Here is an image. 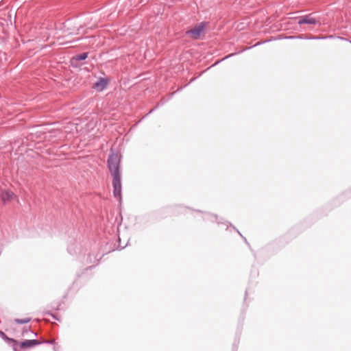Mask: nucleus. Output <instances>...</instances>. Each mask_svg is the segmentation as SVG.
I'll use <instances>...</instances> for the list:
<instances>
[{"label":"nucleus","mask_w":351,"mask_h":351,"mask_svg":"<svg viewBox=\"0 0 351 351\" xmlns=\"http://www.w3.org/2000/svg\"><path fill=\"white\" fill-rule=\"evenodd\" d=\"M29 321H30L29 318H25V319H16L15 320V322L19 324H26V323L29 322Z\"/></svg>","instance_id":"obj_9"},{"label":"nucleus","mask_w":351,"mask_h":351,"mask_svg":"<svg viewBox=\"0 0 351 351\" xmlns=\"http://www.w3.org/2000/svg\"><path fill=\"white\" fill-rule=\"evenodd\" d=\"M206 26V23H200L196 25L193 28L186 31V34L191 39H199L204 34Z\"/></svg>","instance_id":"obj_2"},{"label":"nucleus","mask_w":351,"mask_h":351,"mask_svg":"<svg viewBox=\"0 0 351 351\" xmlns=\"http://www.w3.org/2000/svg\"><path fill=\"white\" fill-rule=\"evenodd\" d=\"M15 197L14 193L11 191H3L1 193V199L4 203L11 202Z\"/></svg>","instance_id":"obj_4"},{"label":"nucleus","mask_w":351,"mask_h":351,"mask_svg":"<svg viewBox=\"0 0 351 351\" xmlns=\"http://www.w3.org/2000/svg\"><path fill=\"white\" fill-rule=\"evenodd\" d=\"M113 188H114V195L116 197L121 198V176L113 178Z\"/></svg>","instance_id":"obj_3"},{"label":"nucleus","mask_w":351,"mask_h":351,"mask_svg":"<svg viewBox=\"0 0 351 351\" xmlns=\"http://www.w3.org/2000/svg\"><path fill=\"white\" fill-rule=\"evenodd\" d=\"M40 342L37 340H26L20 343V347L23 349H27L37 346Z\"/></svg>","instance_id":"obj_6"},{"label":"nucleus","mask_w":351,"mask_h":351,"mask_svg":"<svg viewBox=\"0 0 351 351\" xmlns=\"http://www.w3.org/2000/svg\"><path fill=\"white\" fill-rule=\"evenodd\" d=\"M120 158L117 154H112L108 160V165L113 178L120 177L119 173Z\"/></svg>","instance_id":"obj_1"},{"label":"nucleus","mask_w":351,"mask_h":351,"mask_svg":"<svg viewBox=\"0 0 351 351\" xmlns=\"http://www.w3.org/2000/svg\"><path fill=\"white\" fill-rule=\"evenodd\" d=\"M298 23L299 24H304V23L314 24V23H315V20L313 18H312V17L306 16V17L300 19L298 21Z\"/></svg>","instance_id":"obj_7"},{"label":"nucleus","mask_w":351,"mask_h":351,"mask_svg":"<svg viewBox=\"0 0 351 351\" xmlns=\"http://www.w3.org/2000/svg\"><path fill=\"white\" fill-rule=\"evenodd\" d=\"M87 58V53H84L82 54H80L75 56V59L77 60H85Z\"/></svg>","instance_id":"obj_8"},{"label":"nucleus","mask_w":351,"mask_h":351,"mask_svg":"<svg viewBox=\"0 0 351 351\" xmlns=\"http://www.w3.org/2000/svg\"><path fill=\"white\" fill-rule=\"evenodd\" d=\"M108 85V81L106 79L100 78L96 83L94 84L93 88L97 91H102Z\"/></svg>","instance_id":"obj_5"}]
</instances>
